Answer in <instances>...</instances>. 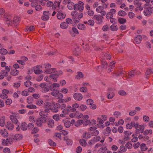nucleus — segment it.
<instances>
[{
    "instance_id": "dca6fc26",
    "label": "nucleus",
    "mask_w": 153,
    "mask_h": 153,
    "mask_svg": "<svg viewBox=\"0 0 153 153\" xmlns=\"http://www.w3.org/2000/svg\"><path fill=\"white\" fill-rule=\"evenodd\" d=\"M73 97L75 100L78 101L81 100L83 98L82 95L79 93H76L74 94Z\"/></svg>"
},
{
    "instance_id": "052dcab7",
    "label": "nucleus",
    "mask_w": 153,
    "mask_h": 153,
    "mask_svg": "<svg viewBox=\"0 0 153 153\" xmlns=\"http://www.w3.org/2000/svg\"><path fill=\"white\" fill-rule=\"evenodd\" d=\"M79 143L80 145L83 146H86L87 143L86 141L84 140H79Z\"/></svg>"
},
{
    "instance_id": "6ab92c4d",
    "label": "nucleus",
    "mask_w": 153,
    "mask_h": 153,
    "mask_svg": "<svg viewBox=\"0 0 153 153\" xmlns=\"http://www.w3.org/2000/svg\"><path fill=\"white\" fill-rule=\"evenodd\" d=\"M5 126L6 128L9 130H13L14 127L13 124L10 122L7 123Z\"/></svg>"
},
{
    "instance_id": "0eeeda50",
    "label": "nucleus",
    "mask_w": 153,
    "mask_h": 153,
    "mask_svg": "<svg viewBox=\"0 0 153 153\" xmlns=\"http://www.w3.org/2000/svg\"><path fill=\"white\" fill-rule=\"evenodd\" d=\"M93 19L96 21L97 24H100L103 22L104 17L101 15H95L93 16Z\"/></svg>"
},
{
    "instance_id": "f3484780",
    "label": "nucleus",
    "mask_w": 153,
    "mask_h": 153,
    "mask_svg": "<svg viewBox=\"0 0 153 153\" xmlns=\"http://www.w3.org/2000/svg\"><path fill=\"white\" fill-rule=\"evenodd\" d=\"M60 104L59 103H56L54 104L53 107L51 108V110L53 112H58L59 109H60Z\"/></svg>"
},
{
    "instance_id": "5fc2aeb1",
    "label": "nucleus",
    "mask_w": 153,
    "mask_h": 153,
    "mask_svg": "<svg viewBox=\"0 0 153 153\" xmlns=\"http://www.w3.org/2000/svg\"><path fill=\"white\" fill-rule=\"evenodd\" d=\"M126 14V13L123 10H120L118 12V15L120 16H124Z\"/></svg>"
},
{
    "instance_id": "2eb2a0df",
    "label": "nucleus",
    "mask_w": 153,
    "mask_h": 153,
    "mask_svg": "<svg viewBox=\"0 0 153 153\" xmlns=\"http://www.w3.org/2000/svg\"><path fill=\"white\" fill-rule=\"evenodd\" d=\"M134 5L136 8L135 11L137 12L138 10H143V7L142 6V4L141 2H134Z\"/></svg>"
},
{
    "instance_id": "7c9ffc66",
    "label": "nucleus",
    "mask_w": 153,
    "mask_h": 153,
    "mask_svg": "<svg viewBox=\"0 0 153 153\" xmlns=\"http://www.w3.org/2000/svg\"><path fill=\"white\" fill-rule=\"evenodd\" d=\"M153 73V69L151 68H148L147 69L146 72V75H149Z\"/></svg>"
},
{
    "instance_id": "8fccbe9b",
    "label": "nucleus",
    "mask_w": 153,
    "mask_h": 153,
    "mask_svg": "<svg viewBox=\"0 0 153 153\" xmlns=\"http://www.w3.org/2000/svg\"><path fill=\"white\" fill-rule=\"evenodd\" d=\"M25 30L26 31L29 32L32 31L34 30V28L33 26H30L29 27H27Z\"/></svg>"
},
{
    "instance_id": "4468645a",
    "label": "nucleus",
    "mask_w": 153,
    "mask_h": 153,
    "mask_svg": "<svg viewBox=\"0 0 153 153\" xmlns=\"http://www.w3.org/2000/svg\"><path fill=\"white\" fill-rule=\"evenodd\" d=\"M9 91L7 89H4L2 91V94H0V97L3 99H6L8 97L7 94Z\"/></svg>"
},
{
    "instance_id": "39448f33",
    "label": "nucleus",
    "mask_w": 153,
    "mask_h": 153,
    "mask_svg": "<svg viewBox=\"0 0 153 153\" xmlns=\"http://www.w3.org/2000/svg\"><path fill=\"white\" fill-rule=\"evenodd\" d=\"M84 3L82 1H79L77 4L74 5V10H78L80 12H82L84 10Z\"/></svg>"
},
{
    "instance_id": "1a4fd4ad",
    "label": "nucleus",
    "mask_w": 153,
    "mask_h": 153,
    "mask_svg": "<svg viewBox=\"0 0 153 153\" xmlns=\"http://www.w3.org/2000/svg\"><path fill=\"white\" fill-rule=\"evenodd\" d=\"M39 86L41 88V90L42 92L46 93L48 92L49 89L47 86V84L45 83H42L39 85Z\"/></svg>"
},
{
    "instance_id": "a878e982",
    "label": "nucleus",
    "mask_w": 153,
    "mask_h": 153,
    "mask_svg": "<svg viewBox=\"0 0 153 153\" xmlns=\"http://www.w3.org/2000/svg\"><path fill=\"white\" fill-rule=\"evenodd\" d=\"M127 150V149L124 146L122 145L120 146V149L118 151V153H122L123 152H125Z\"/></svg>"
},
{
    "instance_id": "c85d7f7f",
    "label": "nucleus",
    "mask_w": 153,
    "mask_h": 153,
    "mask_svg": "<svg viewBox=\"0 0 153 153\" xmlns=\"http://www.w3.org/2000/svg\"><path fill=\"white\" fill-rule=\"evenodd\" d=\"M19 73V71L16 69L12 70L10 73V74L13 76H17L18 75Z\"/></svg>"
},
{
    "instance_id": "69168bd1",
    "label": "nucleus",
    "mask_w": 153,
    "mask_h": 153,
    "mask_svg": "<svg viewBox=\"0 0 153 153\" xmlns=\"http://www.w3.org/2000/svg\"><path fill=\"white\" fill-rule=\"evenodd\" d=\"M118 94L120 95L124 96L126 95V92L124 90H121L119 91L118 92Z\"/></svg>"
},
{
    "instance_id": "774afa93",
    "label": "nucleus",
    "mask_w": 153,
    "mask_h": 153,
    "mask_svg": "<svg viewBox=\"0 0 153 153\" xmlns=\"http://www.w3.org/2000/svg\"><path fill=\"white\" fill-rule=\"evenodd\" d=\"M113 114L115 117L116 118H118L121 115V114L119 111H116Z\"/></svg>"
},
{
    "instance_id": "72a5a7b5",
    "label": "nucleus",
    "mask_w": 153,
    "mask_h": 153,
    "mask_svg": "<svg viewBox=\"0 0 153 153\" xmlns=\"http://www.w3.org/2000/svg\"><path fill=\"white\" fill-rule=\"evenodd\" d=\"M83 76V74L81 72H78L77 73V75L76 76L75 78L78 79H79L80 78H82Z\"/></svg>"
},
{
    "instance_id": "412c9836",
    "label": "nucleus",
    "mask_w": 153,
    "mask_h": 153,
    "mask_svg": "<svg viewBox=\"0 0 153 153\" xmlns=\"http://www.w3.org/2000/svg\"><path fill=\"white\" fill-rule=\"evenodd\" d=\"M0 134L3 137H7L8 134L6 129H1L0 130Z\"/></svg>"
},
{
    "instance_id": "f8f14e48",
    "label": "nucleus",
    "mask_w": 153,
    "mask_h": 153,
    "mask_svg": "<svg viewBox=\"0 0 153 153\" xmlns=\"http://www.w3.org/2000/svg\"><path fill=\"white\" fill-rule=\"evenodd\" d=\"M116 10L114 9L110 10V12L107 13L106 14V19H110L112 18L113 16V14L116 13Z\"/></svg>"
},
{
    "instance_id": "e433bc0d",
    "label": "nucleus",
    "mask_w": 153,
    "mask_h": 153,
    "mask_svg": "<svg viewBox=\"0 0 153 153\" xmlns=\"http://www.w3.org/2000/svg\"><path fill=\"white\" fill-rule=\"evenodd\" d=\"M8 53L7 50L5 48H1L0 49V53L3 55H5Z\"/></svg>"
},
{
    "instance_id": "a211bd4d",
    "label": "nucleus",
    "mask_w": 153,
    "mask_h": 153,
    "mask_svg": "<svg viewBox=\"0 0 153 153\" xmlns=\"http://www.w3.org/2000/svg\"><path fill=\"white\" fill-rule=\"evenodd\" d=\"M66 16V14L65 13L62 12L58 11L57 14V17L59 19H64Z\"/></svg>"
},
{
    "instance_id": "f03ea898",
    "label": "nucleus",
    "mask_w": 153,
    "mask_h": 153,
    "mask_svg": "<svg viewBox=\"0 0 153 153\" xmlns=\"http://www.w3.org/2000/svg\"><path fill=\"white\" fill-rule=\"evenodd\" d=\"M144 8L143 13L145 15L149 16L153 13V7H149L148 4H145L144 5Z\"/></svg>"
},
{
    "instance_id": "20e7f679",
    "label": "nucleus",
    "mask_w": 153,
    "mask_h": 153,
    "mask_svg": "<svg viewBox=\"0 0 153 153\" xmlns=\"http://www.w3.org/2000/svg\"><path fill=\"white\" fill-rule=\"evenodd\" d=\"M107 7V5L105 4H103L102 6H99L96 8V11L98 13H101L102 16H104L106 14L105 11H104V9L106 8Z\"/></svg>"
},
{
    "instance_id": "f257e3e1",
    "label": "nucleus",
    "mask_w": 153,
    "mask_h": 153,
    "mask_svg": "<svg viewBox=\"0 0 153 153\" xmlns=\"http://www.w3.org/2000/svg\"><path fill=\"white\" fill-rule=\"evenodd\" d=\"M71 15L72 16L73 20L76 22H79L80 19L83 16V14L82 12L78 13L76 11H74L71 13Z\"/></svg>"
},
{
    "instance_id": "c9c22d12",
    "label": "nucleus",
    "mask_w": 153,
    "mask_h": 153,
    "mask_svg": "<svg viewBox=\"0 0 153 153\" xmlns=\"http://www.w3.org/2000/svg\"><path fill=\"white\" fill-rule=\"evenodd\" d=\"M54 124V121L53 120H51L48 122V126L50 128H52Z\"/></svg>"
},
{
    "instance_id": "9b49d317",
    "label": "nucleus",
    "mask_w": 153,
    "mask_h": 153,
    "mask_svg": "<svg viewBox=\"0 0 153 153\" xmlns=\"http://www.w3.org/2000/svg\"><path fill=\"white\" fill-rule=\"evenodd\" d=\"M114 89L113 88H109L108 89V93H107V98L108 99H112L114 96Z\"/></svg>"
},
{
    "instance_id": "cd10ccee",
    "label": "nucleus",
    "mask_w": 153,
    "mask_h": 153,
    "mask_svg": "<svg viewBox=\"0 0 153 153\" xmlns=\"http://www.w3.org/2000/svg\"><path fill=\"white\" fill-rule=\"evenodd\" d=\"M70 111H71V107L68 106L66 108L63 109L62 112L65 114H67Z\"/></svg>"
},
{
    "instance_id": "603ef678",
    "label": "nucleus",
    "mask_w": 153,
    "mask_h": 153,
    "mask_svg": "<svg viewBox=\"0 0 153 153\" xmlns=\"http://www.w3.org/2000/svg\"><path fill=\"white\" fill-rule=\"evenodd\" d=\"M60 3L57 1H55L54 4H53V8L56 9L57 6L58 7H59Z\"/></svg>"
},
{
    "instance_id": "6e6d98bb",
    "label": "nucleus",
    "mask_w": 153,
    "mask_h": 153,
    "mask_svg": "<svg viewBox=\"0 0 153 153\" xmlns=\"http://www.w3.org/2000/svg\"><path fill=\"white\" fill-rule=\"evenodd\" d=\"M118 22L120 23L123 24L125 23L126 22V20L125 19L122 18H119L118 19Z\"/></svg>"
},
{
    "instance_id": "de8ad7c7",
    "label": "nucleus",
    "mask_w": 153,
    "mask_h": 153,
    "mask_svg": "<svg viewBox=\"0 0 153 153\" xmlns=\"http://www.w3.org/2000/svg\"><path fill=\"white\" fill-rule=\"evenodd\" d=\"M44 103L43 101L41 99H39L37 100L36 104L39 106H42Z\"/></svg>"
},
{
    "instance_id": "37998d69",
    "label": "nucleus",
    "mask_w": 153,
    "mask_h": 153,
    "mask_svg": "<svg viewBox=\"0 0 153 153\" xmlns=\"http://www.w3.org/2000/svg\"><path fill=\"white\" fill-rule=\"evenodd\" d=\"M111 30L113 31H116L118 29V27L117 25L114 24L111 25L110 27Z\"/></svg>"
},
{
    "instance_id": "49530a36",
    "label": "nucleus",
    "mask_w": 153,
    "mask_h": 153,
    "mask_svg": "<svg viewBox=\"0 0 153 153\" xmlns=\"http://www.w3.org/2000/svg\"><path fill=\"white\" fill-rule=\"evenodd\" d=\"M80 49L79 47H77L75 49V51H74V53L76 56L79 55L80 53Z\"/></svg>"
},
{
    "instance_id": "393cba45",
    "label": "nucleus",
    "mask_w": 153,
    "mask_h": 153,
    "mask_svg": "<svg viewBox=\"0 0 153 153\" xmlns=\"http://www.w3.org/2000/svg\"><path fill=\"white\" fill-rule=\"evenodd\" d=\"M68 27V25L66 22H62L60 24V27L62 29H66Z\"/></svg>"
},
{
    "instance_id": "7ed1b4c3",
    "label": "nucleus",
    "mask_w": 153,
    "mask_h": 153,
    "mask_svg": "<svg viewBox=\"0 0 153 153\" xmlns=\"http://www.w3.org/2000/svg\"><path fill=\"white\" fill-rule=\"evenodd\" d=\"M140 73L139 71L136 70H133L129 72L128 74H126V77L128 79H130L134 77L136 75H139Z\"/></svg>"
},
{
    "instance_id": "2f4dec72",
    "label": "nucleus",
    "mask_w": 153,
    "mask_h": 153,
    "mask_svg": "<svg viewBox=\"0 0 153 153\" xmlns=\"http://www.w3.org/2000/svg\"><path fill=\"white\" fill-rule=\"evenodd\" d=\"M140 149L142 151H146L148 149V147L145 143L141 144L140 146Z\"/></svg>"
},
{
    "instance_id": "864d4df0",
    "label": "nucleus",
    "mask_w": 153,
    "mask_h": 153,
    "mask_svg": "<svg viewBox=\"0 0 153 153\" xmlns=\"http://www.w3.org/2000/svg\"><path fill=\"white\" fill-rule=\"evenodd\" d=\"M26 107L30 109H35L37 107L34 105H26Z\"/></svg>"
},
{
    "instance_id": "338daca9",
    "label": "nucleus",
    "mask_w": 153,
    "mask_h": 153,
    "mask_svg": "<svg viewBox=\"0 0 153 153\" xmlns=\"http://www.w3.org/2000/svg\"><path fill=\"white\" fill-rule=\"evenodd\" d=\"M101 63L102 65H103V67L105 68H106L107 67V63L106 61L104 60H102L101 61Z\"/></svg>"
},
{
    "instance_id": "423d86ee",
    "label": "nucleus",
    "mask_w": 153,
    "mask_h": 153,
    "mask_svg": "<svg viewBox=\"0 0 153 153\" xmlns=\"http://www.w3.org/2000/svg\"><path fill=\"white\" fill-rule=\"evenodd\" d=\"M7 23L12 25H14V26H16L19 22V18L17 17H15L13 19V21L10 18H7L6 19Z\"/></svg>"
},
{
    "instance_id": "09e8293b",
    "label": "nucleus",
    "mask_w": 153,
    "mask_h": 153,
    "mask_svg": "<svg viewBox=\"0 0 153 153\" xmlns=\"http://www.w3.org/2000/svg\"><path fill=\"white\" fill-rule=\"evenodd\" d=\"M75 117L78 119L81 118L83 116L82 114L78 111L75 112Z\"/></svg>"
},
{
    "instance_id": "0e129e2a",
    "label": "nucleus",
    "mask_w": 153,
    "mask_h": 153,
    "mask_svg": "<svg viewBox=\"0 0 153 153\" xmlns=\"http://www.w3.org/2000/svg\"><path fill=\"white\" fill-rule=\"evenodd\" d=\"M125 146L126 148L128 149H131L132 147V145L131 143L129 142H128L125 145Z\"/></svg>"
},
{
    "instance_id": "3c124183",
    "label": "nucleus",
    "mask_w": 153,
    "mask_h": 153,
    "mask_svg": "<svg viewBox=\"0 0 153 153\" xmlns=\"http://www.w3.org/2000/svg\"><path fill=\"white\" fill-rule=\"evenodd\" d=\"M77 27L79 29L82 30H85L86 28L85 25L83 24H79Z\"/></svg>"
},
{
    "instance_id": "bf43d9fd",
    "label": "nucleus",
    "mask_w": 153,
    "mask_h": 153,
    "mask_svg": "<svg viewBox=\"0 0 153 153\" xmlns=\"http://www.w3.org/2000/svg\"><path fill=\"white\" fill-rule=\"evenodd\" d=\"M48 144L51 146H56V143L51 139L48 140Z\"/></svg>"
},
{
    "instance_id": "58836bf2",
    "label": "nucleus",
    "mask_w": 153,
    "mask_h": 153,
    "mask_svg": "<svg viewBox=\"0 0 153 153\" xmlns=\"http://www.w3.org/2000/svg\"><path fill=\"white\" fill-rule=\"evenodd\" d=\"M60 86V85L57 83H53L50 86V88L51 90H53V88L58 87Z\"/></svg>"
},
{
    "instance_id": "680f3d73",
    "label": "nucleus",
    "mask_w": 153,
    "mask_h": 153,
    "mask_svg": "<svg viewBox=\"0 0 153 153\" xmlns=\"http://www.w3.org/2000/svg\"><path fill=\"white\" fill-rule=\"evenodd\" d=\"M91 133L93 136H97L99 134V131L98 130L96 129L91 131Z\"/></svg>"
},
{
    "instance_id": "aec40b11",
    "label": "nucleus",
    "mask_w": 153,
    "mask_h": 153,
    "mask_svg": "<svg viewBox=\"0 0 153 153\" xmlns=\"http://www.w3.org/2000/svg\"><path fill=\"white\" fill-rule=\"evenodd\" d=\"M59 76V75L57 74H52L50 75L49 77L53 80L54 82H56L57 81V78Z\"/></svg>"
},
{
    "instance_id": "9d476101",
    "label": "nucleus",
    "mask_w": 153,
    "mask_h": 153,
    "mask_svg": "<svg viewBox=\"0 0 153 153\" xmlns=\"http://www.w3.org/2000/svg\"><path fill=\"white\" fill-rule=\"evenodd\" d=\"M125 71L123 70L121 67H119L116 69L114 71V73L117 76H120L123 74V76L125 75Z\"/></svg>"
},
{
    "instance_id": "4c0bfd02",
    "label": "nucleus",
    "mask_w": 153,
    "mask_h": 153,
    "mask_svg": "<svg viewBox=\"0 0 153 153\" xmlns=\"http://www.w3.org/2000/svg\"><path fill=\"white\" fill-rule=\"evenodd\" d=\"M111 129L110 127H108L106 128L105 131L104 132V134L105 136H108L111 133Z\"/></svg>"
},
{
    "instance_id": "4be33fe9",
    "label": "nucleus",
    "mask_w": 153,
    "mask_h": 153,
    "mask_svg": "<svg viewBox=\"0 0 153 153\" xmlns=\"http://www.w3.org/2000/svg\"><path fill=\"white\" fill-rule=\"evenodd\" d=\"M63 140L66 141V143L68 145H71L72 144V141L71 140L68 139L66 136L64 137L63 138Z\"/></svg>"
},
{
    "instance_id": "6e6552de",
    "label": "nucleus",
    "mask_w": 153,
    "mask_h": 153,
    "mask_svg": "<svg viewBox=\"0 0 153 153\" xmlns=\"http://www.w3.org/2000/svg\"><path fill=\"white\" fill-rule=\"evenodd\" d=\"M46 120L47 119L46 117H44L39 118L36 120V124L38 126H42V124L46 122Z\"/></svg>"
},
{
    "instance_id": "c03bdc74",
    "label": "nucleus",
    "mask_w": 153,
    "mask_h": 153,
    "mask_svg": "<svg viewBox=\"0 0 153 153\" xmlns=\"http://www.w3.org/2000/svg\"><path fill=\"white\" fill-rule=\"evenodd\" d=\"M14 138L17 140H20L22 138V136L21 134H16L15 135Z\"/></svg>"
},
{
    "instance_id": "e2e57ef3",
    "label": "nucleus",
    "mask_w": 153,
    "mask_h": 153,
    "mask_svg": "<svg viewBox=\"0 0 153 153\" xmlns=\"http://www.w3.org/2000/svg\"><path fill=\"white\" fill-rule=\"evenodd\" d=\"M34 72L36 74H39L42 72V70L38 69V68L34 69Z\"/></svg>"
},
{
    "instance_id": "13d9d810",
    "label": "nucleus",
    "mask_w": 153,
    "mask_h": 153,
    "mask_svg": "<svg viewBox=\"0 0 153 153\" xmlns=\"http://www.w3.org/2000/svg\"><path fill=\"white\" fill-rule=\"evenodd\" d=\"M5 124V118L4 117H1L0 119V126L1 127H3Z\"/></svg>"
},
{
    "instance_id": "c756f323",
    "label": "nucleus",
    "mask_w": 153,
    "mask_h": 153,
    "mask_svg": "<svg viewBox=\"0 0 153 153\" xmlns=\"http://www.w3.org/2000/svg\"><path fill=\"white\" fill-rule=\"evenodd\" d=\"M83 123V120H79L75 123V126L76 127L79 126Z\"/></svg>"
},
{
    "instance_id": "ea45409f",
    "label": "nucleus",
    "mask_w": 153,
    "mask_h": 153,
    "mask_svg": "<svg viewBox=\"0 0 153 153\" xmlns=\"http://www.w3.org/2000/svg\"><path fill=\"white\" fill-rule=\"evenodd\" d=\"M68 3L67 7L68 9L71 10L73 9V8L74 9L75 4H74V3L72 2H69L68 1Z\"/></svg>"
},
{
    "instance_id": "f704fd0d",
    "label": "nucleus",
    "mask_w": 153,
    "mask_h": 153,
    "mask_svg": "<svg viewBox=\"0 0 153 153\" xmlns=\"http://www.w3.org/2000/svg\"><path fill=\"white\" fill-rule=\"evenodd\" d=\"M52 91H53L51 92V94L55 97H57L58 93L59 92V91L57 89L55 90L54 89H53V90Z\"/></svg>"
},
{
    "instance_id": "bb28decb",
    "label": "nucleus",
    "mask_w": 153,
    "mask_h": 153,
    "mask_svg": "<svg viewBox=\"0 0 153 153\" xmlns=\"http://www.w3.org/2000/svg\"><path fill=\"white\" fill-rule=\"evenodd\" d=\"M27 125L25 122L22 123L20 125V128L23 131H25L27 129Z\"/></svg>"
},
{
    "instance_id": "473e14b6",
    "label": "nucleus",
    "mask_w": 153,
    "mask_h": 153,
    "mask_svg": "<svg viewBox=\"0 0 153 153\" xmlns=\"http://www.w3.org/2000/svg\"><path fill=\"white\" fill-rule=\"evenodd\" d=\"M107 149L106 147H102L100 148L98 150V153H106L107 151Z\"/></svg>"
},
{
    "instance_id": "ddd939ff",
    "label": "nucleus",
    "mask_w": 153,
    "mask_h": 153,
    "mask_svg": "<svg viewBox=\"0 0 153 153\" xmlns=\"http://www.w3.org/2000/svg\"><path fill=\"white\" fill-rule=\"evenodd\" d=\"M18 114L15 113H12V114L10 116V120L12 122L15 124H17L18 122V120L16 118V116Z\"/></svg>"
},
{
    "instance_id": "79ce46f5",
    "label": "nucleus",
    "mask_w": 153,
    "mask_h": 153,
    "mask_svg": "<svg viewBox=\"0 0 153 153\" xmlns=\"http://www.w3.org/2000/svg\"><path fill=\"white\" fill-rule=\"evenodd\" d=\"M79 107V105L77 103H75L72 105V107H71V111L74 112L76 111V108H77Z\"/></svg>"
},
{
    "instance_id": "b1692460",
    "label": "nucleus",
    "mask_w": 153,
    "mask_h": 153,
    "mask_svg": "<svg viewBox=\"0 0 153 153\" xmlns=\"http://www.w3.org/2000/svg\"><path fill=\"white\" fill-rule=\"evenodd\" d=\"M142 39V37L140 35H139L136 36L135 38V41L137 44L140 43Z\"/></svg>"
},
{
    "instance_id": "4d7b16f0",
    "label": "nucleus",
    "mask_w": 153,
    "mask_h": 153,
    "mask_svg": "<svg viewBox=\"0 0 153 153\" xmlns=\"http://www.w3.org/2000/svg\"><path fill=\"white\" fill-rule=\"evenodd\" d=\"M8 72H7V71L5 70H2L0 72L1 74L3 75L4 76H8Z\"/></svg>"
},
{
    "instance_id": "a18cd8bd",
    "label": "nucleus",
    "mask_w": 153,
    "mask_h": 153,
    "mask_svg": "<svg viewBox=\"0 0 153 153\" xmlns=\"http://www.w3.org/2000/svg\"><path fill=\"white\" fill-rule=\"evenodd\" d=\"M27 101L28 104L32 103L33 102V98L30 96L28 97L27 99Z\"/></svg>"
},
{
    "instance_id": "5701e85b",
    "label": "nucleus",
    "mask_w": 153,
    "mask_h": 153,
    "mask_svg": "<svg viewBox=\"0 0 153 153\" xmlns=\"http://www.w3.org/2000/svg\"><path fill=\"white\" fill-rule=\"evenodd\" d=\"M56 69L55 68H49L45 69L44 71V73L47 74H50L55 72Z\"/></svg>"
},
{
    "instance_id": "a19ab883",
    "label": "nucleus",
    "mask_w": 153,
    "mask_h": 153,
    "mask_svg": "<svg viewBox=\"0 0 153 153\" xmlns=\"http://www.w3.org/2000/svg\"><path fill=\"white\" fill-rule=\"evenodd\" d=\"M82 136L84 138H89L91 137V135L90 133L87 132L84 133L82 134Z\"/></svg>"
}]
</instances>
